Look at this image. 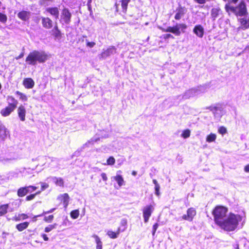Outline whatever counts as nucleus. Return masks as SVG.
<instances>
[{
    "instance_id": "f8f14e48",
    "label": "nucleus",
    "mask_w": 249,
    "mask_h": 249,
    "mask_svg": "<svg viewBox=\"0 0 249 249\" xmlns=\"http://www.w3.org/2000/svg\"><path fill=\"white\" fill-rule=\"evenodd\" d=\"M42 24L46 29H51L53 27V21L49 18L41 17Z\"/></svg>"
},
{
    "instance_id": "37998d69",
    "label": "nucleus",
    "mask_w": 249,
    "mask_h": 249,
    "mask_svg": "<svg viewBox=\"0 0 249 249\" xmlns=\"http://www.w3.org/2000/svg\"><path fill=\"white\" fill-rule=\"evenodd\" d=\"M218 131L220 134L224 135L227 133V129L225 127L221 126L218 128Z\"/></svg>"
},
{
    "instance_id": "0e129e2a",
    "label": "nucleus",
    "mask_w": 249,
    "mask_h": 249,
    "mask_svg": "<svg viewBox=\"0 0 249 249\" xmlns=\"http://www.w3.org/2000/svg\"><path fill=\"white\" fill-rule=\"evenodd\" d=\"M55 36H57L60 35V33L59 34H58V33L57 31H55Z\"/></svg>"
},
{
    "instance_id": "69168bd1",
    "label": "nucleus",
    "mask_w": 249,
    "mask_h": 249,
    "mask_svg": "<svg viewBox=\"0 0 249 249\" xmlns=\"http://www.w3.org/2000/svg\"><path fill=\"white\" fill-rule=\"evenodd\" d=\"M42 0L44 2H45V1H52L53 0Z\"/></svg>"
},
{
    "instance_id": "72a5a7b5",
    "label": "nucleus",
    "mask_w": 249,
    "mask_h": 249,
    "mask_svg": "<svg viewBox=\"0 0 249 249\" xmlns=\"http://www.w3.org/2000/svg\"><path fill=\"white\" fill-rule=\"evenodd\" d=\"M99 140V138H92L87 142H86L84 145V147L89 146L90 144H93L94 142H97Z\"/></svg>"
},
{
    "instance_id": "58836bf2",
    "label": "nucleus",
    "mask_w": 249,
    "mask_h": 249,
    "mask_svg": "<svg viewBox=\"0 0 249 249\" xmlns=\"http://www.w3.org/2000/svg\"><path fill=\"white\" fill-rule=\"evenodd\" d=\"M190 136V131L189 129H186L183 131L181 136L184 138H187Z\"/></svg>"
},
{
    "instance_id": "cd10ccee",
    "label": "nucleus",
    "mask_w": 249,
    "mask_h": 249,
    "mask_svg": "<svg viewBox=\"0 0 249 249\" xmlns=\"http://www.w3.org/2000/svg\"><path fill=\"white\" fill-rule=\"evenodd\" d=\"M95 239V242L97 244L96 249H102V242H101L100 238L97 235L94 234L92 236Z\"/></svg>"
},
{
    "instance_id": "b1692460",
    "label": "nucleus",
    "mask_w": 249,
    "mask_h": 249,
    "mask_svg": "<svg viewBox=\"0 0 249 249\" xmlns=\"http://www.w3.org/2000/svg\"><path fill=\"white\" fill-rule=\"evenodd\" d=\"M113 178L115 181H117L120 187L124 185V181L122 176L117 175V176L113 177Z\"/></svg>"
},
{
    "instance_id": "4468645a",
    "label": "nucleus",
    "mask_w": 249,
    "mask_h": 249,
    "mask_svg": "<svg viewBox=\"0 0 249 249\" xmlns=\"http://www.w3.org/2000/svg\"><path fill=\"white\" fill-rule=\"evenodd\" d=\"M23 85L26 89H32L35 85V82L32 78H26L23 81Z\"/></svg>"
},
{
    "instance_id": "6e6552de",
    "label": "nucleus",
    "mask_w": 249,
    "mask_h": 249,
    "mask_svg": "<svg viewBox=\"0 0 249 249\" xmlns=\"http://www.w3.org/2000/svg\"><path fill=\"white\" fill-rule=\"evenodd\" d=\"M115 53H116V48L113 46H110L106 50H103L102 53L99 55V58L104 59Z\"/></svg>"
},
{
    "instance_id": "052dcab7",
    "label": "nucleus",
    "mask_w": 249,
    "mask_h": 249,
    "mask_svg": "<svg viewBox=\"0 0 249 249\" xmlns=\"http://www.w3.org/2000/svg\"><path fill=\"white\" fill-rule=\"evenodd\" d=\"M54 30H55V31H57L58 34L60 33V31L58 30V28L57 25H56L54 27Z\"/></svg>"
},
{
    "instance_id": "4be33fe9",
    "label": "nucleus",
    "mask_w": 249,
    "mask_h": 249,
    "mask_svg": "<svg viewBox=\"0 0 249 249\" xmlns=\"http://www.w3.org/2000/svg\"><path fill=\"white\" fill-rule=\"evenodd\" d=\"M210 108L215 117H219L221 116V109L220 107H210Z\"/></svg>"
},
{
    "instance_id": "2f4dec72",
    "label": "nucleus",
    "mask_w": 249,
    "mask_h": 249,
    "mask_svg": "<svg viewBox=\"0 0 249 249\" xmlns=\"http://www.w3.org/2000/svg\"><path fill=\"white\" fill-rule=\"evenodd\" d=\"M28 218V216L24 213L19 214L18 216L14 217V219L16 221H19L21 220H24Z\"/></svg>"
},
{
    "instance_id": "a19ab883",
    "label": "nucleus",
    "mask_w": 249,
    "mask_h": 249,
    "mask_svg": "<svg viewBox=\"0 0 249 249\" xmlns=\"http://www.w3.org/2000/svg\"><path fill=\"white\" fill-rule=\"evenodd\" d=\"M40 192H36L35 194H32V195H30L26 196V200L27 201H30V200L33 199L36 196L39 194L40 193Z\"/></svg>"
},
{
    "instance_id": "f03ea898",
    "label": "nucleus",
    "mask_w": 249,
    "mask_h": 249,
    "mask_svg": "<svg viewBox=\"0 0 249 249\" xmlns=\"http://www.w3.org/2000/svg\"><path fill=\"white\" fill-rule=\"evenodd\" d=\"M48 55L43 52L34 51L31 52L26 59V62L30 65H36L37 61L43 63L47 59Z\"/></svg>"
},
{
    "instance_id": "49530a36",
    "label": "nucleus",
    "mask_w": 249,
    "mask_h": 249,
    "mask_svg": "<svg viewBox=\"0 0 249 249\" xmlns=\"http://www.w3.org/2000/svg\"><path fill=\"white\" fill-rule=\"evenodd\" d=\"M41 184V191H44L47 188L49 187L48 184L45 183V182H40Z\"/></svg>"
},
{
    "instance_id": "423d86ee",
    "label": "nucleus",
    "mask_w": 249,
    "mask_h": 249,
    "mask_svg": "<svg viewBox=\"0 0 249 249\" xmlns=\"http://www.w3.org/2000/svg\"><path fill=\"white\" fill-rule=\"evenodd\" d=\"M206 90V88L204 86H199L196 88H194L187 90L183 95L182 99H188L191 97L198 95V94L204 92Z\"/></svg>"
},
{
    "instance_id": "8fccbe9b",
    "label": "nucleus",
    "mask_w": 249,
    "mask_h": 249,
    "mask_svg": "<svg viewBox=\"0 0 249 249\" xmlns=\"http://www.w3.org/2000/svg\"><path fill=\"white\" fill-rule=\"evenodd\" d=\"M101 177L104 181H107V177L105 173H102Z\"/></svg>"
},
{
    "instance_id": "f704fd0d",
    "label": "nucleus",
    "mask_w": 249,
    "mask_h": 249,
    "mask_svg": "<svg viewBox=\"0 0 249 249\" xmlns=\"http://www.w3.org/2000/svg\"><path fill=\"white\" fill-rule=\"evenodd\" d=\"M130 0H122V7L124 12H126L127 10L128 3Z\"/></svg>"
},
{
    "instance_id": "473e14b6",
    "label": "nucleus",
    "mask_w": 249,
    "mask_h": 249,
    "mask_svg": "<svg viewBox=\"0 0 249 249\" xmlns=\"http://www.w3.org/2000/svg\"><path fill=\"white\" fill-rule=\"evenodd\" d=\"M216 138V135L215 134L211 133L206 138V141L208 142H214Z\"/></svg>"
},
{
    "instance_id": "774afa93",
    "label": "nucleus",
    "mask_w": 249,
    "mask_h": 249,
    "mask_svg": "<svg viewBox=\"0 0 249 249\" xmlns=\"http://www.w3.org/2000/svg\"><path fill=\"white\" fill-rule=\"evenodd\" d=\"M249 49V46H248L247 47H246V48H245V50H247V49Z\"/></svg>"
},
{
    "instance_id": "9d476101",
    "label": "nucleus",
    "mask_w": 249,
    "mask_h": 249,
    "mask_svg": "<svg viewBox=\"0 0 249 249\" xmlns=\"http://www.w3.org/2000/svg\"><path fill=\"white\" fill-rule=\"evenodd\" d=\"M71 15L68 9H64L61 13V20L66 24H68L71 22Z\"/></svg>"
},
{
    "instance_id": "a18cd8bd",
    "label": "nucleus",
    "mask_w": 249,
    "mask_h": 249,
    "mask_svg": "<svg viewBox=\"0 0 249 249\" xmlns=\"http://www.w3.org/2000/svg\"><path fill=\"white\" fill-rule=\"evenodd\" d=\"M53 218V215H50L48 216H45L44 218L45 221L47 222H51L52 221Z\"/></svg>"
},
{
    "instance_id": "5fc2aeb1",
    "label": "nucleus",
    "mask_w": 249,
    "mask_h": 249,
    "mask_svg": "<svg viewBox=\"0 0 249 249\" xmlns=\"http://www.w3.org/2000/svg\"><path fill=\"white\" fill-rule=\"evenodd\" d=\"M43 215V214H39V215H36V216H34L33 217V221L34 222H35L36 221V218L38 217H40V216H41Z\"/></svg>"
},
{
    "instance_id": "ddd939ff",
    "label": "nucleus",
    "mask_w": 249,
    "mask_h": 249,
    "mask_svg": "<svg viewBox=\"0 0 249 249\" xmlns=\"http://www.w3.org/2000/svg\"><path fill=\"white\" fill-rule=\"evenodd\" d=\"M194 33L199 37H202L204 35V31L203 27L201 25H196L193 30Z\"/></svg>"
},
{
    "instance_id": "f257e3e1",
    "label": "nucleus",
    "mask_w": 249,
    "mask_h": 249,
    "mask_svg": "<svg viewBox=\"0 0 249 249\" xmlns=\"http://www.w3.org/2000/svg\"><path fill=\"white\" fill-rule=\"evenodd\" d=\"M242 220V217L238 214L231 213L219 226L227 231H233L236 228L238 222Z\"/></svg>"
},
{
    "instance_id": "c85d7f7f",
    "label": "nucleus",
    "mask_w": 249,
    "mask_h": 249,
    "mask_svg": "<svg viewBox=\"0 0 249 249\" xmlns=\"http://www.w3.org/2000/svg\"><path fill=\"white\" fill-rule=\"evenodd\" d=\"M9 208L8 204H4L0 206V216L5 214L7 212V209Z\"/></svg>"
},
{
    "instance_id": "864d4df0",
    "label": "nucleus",
    "mask_w": 249,
    "mask_h": 249,
    "mask_svg": "<svg viewBox=\"0 0 249 249\" xmlns=\"http://www.w3.org/2000/svg\"><path fill=\"white\" fill-rule=\"evenodd\" d=\"M41 237L43 238V239L45 241H48L49 240L48 237H47V235L45 234H42Z\"/></svg>"
},
{
    "instance_id": "9b49d317",
    "label": "nucleus",
    "mask_w": 249,
    "mask_h": 249,
    "mask_svg": "<svg viewBox=\"0 0 249 249\" xmlns=\"http://www.w3.org/2000/svg\"><path fill=\"white\" fill-rule=\"evenodd\" d=\"M18 116L20 121H24L25 120V116L26 110L25 107L23 105H20L17 110Z\"/></svg>"
},
{
    "instance_id": "c9c22d12",
    "label": "nucleus",
    "mask_w": 249,
    "mask_h": 249,
    "mask_svg": "<svg viewBox=\"0 0 249 249\" xmlns=\"http://www.w3.org/2000/svg\"><path fill=\"white\" fill-rule=\"evenodd\" d=\"M56 226H57V224H56V223H54L53 225H50L48 227H46L45 228L44 231L46 232H49L51 231L52 230H53V229H55Z\"/></svg>"
},
{
    "instance_id": "aec40b11",
    "label": "nucleus",
    "mask_w": 249,
    "mask_h": 249,
    "mask_svg": "<svg viewBox=\"0 0 249 249\" xmlns=\"http://www.w3.org/2000/svg\"><path fill=\"white\" fill-rule=\"evenodd\" d=\"M49 178L53 180L56 185L60 187L64 186V182L62 178H57L56 177H51Z\"/></svg>"
},
{
    "instance_id": "c756f323",
    "label": "nucleus",
    "mask_w": 249,
    "mask_h": 249,
    "mask_svg": "<svg viewBox=\"0 0 249 249\" xmlns=\"http://www.w3.org/2000/svg\"><path fill=\"white\" fill-rule=\"evenodd\" d=\"M220 9L217 8H213L211 11V16L213 20H214L218 16Z\"/></svg>"
},
{
    "instance_id": "4d7b16f0",
    "label": "nucleus",
    "mask_w": 249,
    "mask_h": 249,
    "mask_svg": "<svg viewBox=\"0 0 249 249\" xmlns=\"http://www.w3.org/2000/svg\"><path fill=\"white\" fill-rule=\"evenodd\" d=\"M174 38V36L172 35H171V34H167V35H166L165 36H164V38L166 39V38Z\"/></svg>"
},
{
    "instance_id": "6e6d98bb",
    "label": "nucleus",
    "mask_w": 249,
    "mask_h": 249,
    "mask_svg": "<svg viewBox=\"0 0 249 249\" xmlns=\"http://www.w3.org/2000/svg\"><path fill=\"white\" fill-rule=\"evenodd\" d=\"M23 56H24V53L22 52L18 56L16 57V59L17 60H18V59L23 57Z\"/></svg>"
},
{
    "instance_id": "e433bc0d",
    "label": "nucleus",
    "mask_w": 249,
    "mask_h": 249,
    "mask_svg": "<svg viewBox=\"0 0 249 249\" xmlns=\"http://www.w3.org/2000/svg\"><path fill=\"white\" fill-rule=\"evenodd\" d=\"M79 215V212L78 210H73L71 213V216L73 219H76Z\"/></svg>"
},
{
    "instance_id": "393cba45",
    "label": "nucleus",
    "mask_w": 249,
    "mask_h": 249,
    "mask_svg": "<svg viewBox=\"0 0 249 249\" xmlns=\"http://www.w3.org/2000/svg\"><path fill=\"white\" fill-rule=\"evenodd\" d=\"M16 95H18L19 97V100L22 102H26L28 100V97L26 94L22 93L19 91H16L15 92Z\"/></svg>"
},
{
    "instance_id": "79ce46f5",
    "label": "nucleus",
    "mask_w": 249,
    "mask_h": 249,
    "mask_svg": "<svg viewBox=\"0 0 249 249\" xmlns=\"http://www.w3.org/2000/svg\"><path fill=\"white\" fill-rule=\"evenodd\" d=\"M7 18L5 15L0 13V21L2 23H5L7 21Z\"/></svg>"
},
{
    "instance_id": "5701e85b",
    "label": "nucleus",
    "mask_w": 249,
    "mask_h": 249,
    "mask_svg": "<svg viewBox=\"0 0 249 249\" xmlns=\"http://www.w3.org/2000/svg\"><path fill=\"white\" fill-rule=\"evenodd\" d=\"M29 225V222H24L23 223H21L17 225L16 228L18 231H21L24 230L26 229L28 227Z\"/></svg>"
},
{
    "instance_id": "e2e57ef3",
    "label": "nucleus",
    "mask_w": 249,
    "mask_h": 249,
    "mask_svg": "<svg viewBox=\"0 0 249 249\" xmlns=\"http://www.w3.org/2000/svg\"><path fill=\"white\" fill-rule=\"evenodd\" d=\"M238 0H231V1H229V3L233 2L234 3H235L237 2Z\"/></svg>"
},
{
    "instance_id": "6ab92c4d",
    "label": "nucleus",
    "mask_w": 249,
    "mask_h": 249,
    "mask_svg": "<svg viewBox=\"0 0 249 249\" xmlns=\"http://www.w3.org/2000/svg\"><path fill=\"white\" fill-rule=\"evenodd\" d=\"M15 109V108L8 106L5 108L1 109L0 113L2 116L6 117L9 116Z\"/></svg>"
},
{
    "instance_id": "3c124183",
    "label": "nucleus",
    "mask_w": 249,
    "mask_h": 249,
    "mask_svg": "<svg viewBox=\"0 0 249 249\" xmlns=\"http://www.w3.org/2000/svg\"><path fill=\"white\" fill-rule=\"evenodd\" d=\"M196 2L199 4H204L206 1L205 0H194Z\"/></svg>"
},
{
    "instance_id": "a878e982",
    "label": "nucleus",
    "mask_w": 249,
    "mask_h": 249,
    "mask_svg": "<svg viewBox=\"0 0 249 249\" xmlns=\"http://www.w3.org/2000/svg\"><path fill=\"white\" fill-rule=\"evenodd\" d=\"M120 233V229L118 228L117 232H115L112 231H108L107 232V234L111 238L115 239L118 237V235Z\"/></svg>"
},
{
    "instance_id": "0eeeda50",
    "label": "nucleus",
    "mask_w": 249,
    "mask_h": 249,
    "mask_svg": "<svg viewBox=\"0 0 249 249\" xmlns=\"http://www.w3.org/2000/svg\"><path fill=\"white\" fill-rule=\"evenodd\" d=\"M154 210V207L152 205H147L143 208V216L145 223H147L148 222Z\"/></svg>"
},
{
    "instance_id": "f3484780",
    "label": "nucleus",
    "mask_w": 249,
    "mask_h": 249,
    "mask_svg": "<svg viewBox=\"0 0 249 249\" xmlns=\"http://www.w3.org/2000/svg\"><path fill=\"white\" fill-rule=\"evenodd\" d=\"M176 14L175 16V18L176 20H179L184 15L185 13V10L184 8L182 7H179L176 10Z\"/></svg>"
},
{
    "instance_id": "603ef678",
    "label": "nucleus",
    "mask_w": 249,
    "mask_h": 249,
    "mask_svg": "<svg viewBox=\"0 0 249 249\" xmlns=\"http://www.w3.org/2000/svg\"><path fill=\"white\" fill-rule=\"evenodd\" d=\"M54 210H55L54 208L50 210H49V211L44 212L42 214L43 215L44 214L52 213H53L54 211Z\"/></svg>"
},
{
    "instance_id": "de8ad7c7",
    "label": "nucleus",
    "mask_w": 249,
    "mask_h": 249,
    "mask_svg": "<svg viewBox=\"0 0 249 249\" xmlns=\"http://www.w3.org/2000/svg\"><path fill=\"white\" fill-rule=\"evenodd\" d=\"M159 226V225L158 223H155L153 226V232H152V235L153 236H154L156 231L157 229H158Z\"/></svg>"
},
{
    "instance_id": "a211bd4d",
    "label": "nucleus",
    "mask_w": 249,
    "mask_h": 249,
    "mask_svg": "<svg viewBox=\"0 0 249 249\" xmlns=\"http://www.w3.org/2000/svg\"><path fill=\"white\" fill-rule=\"evenodd\" d=\"M7 100L8 101V106L16 109L18 104V100L12 96H8L7 97Z\"/></svg>"
},
{
    "instance_id": "4c0bfd02",
    "label": "nucleus",
    "mask_w": 249,
    "mask_h": 249,
    "mask_svg": "<svg viewBox=\"0 0 249 249\" xmlns=\"http://www.w3.org/2000/svg\"><path fill=\"white\" fill-rule=\"evenodd\" d=\"M28 193H31L35 191L36 189V187L34 186L29 185L28 186H25Z\"/></svg>"
},
{
    "instance_id": "680f3d73",
    "label": "nucleus",
    "mask_w": 249,
    "mask_h": 249,
    "mask_svg": "<svg viewBox=\"0 0 249 249\" xmlns=\"http://www.w3.org/2000/svg\"><path fill=\"white\" fill-rule=\"evenodd\" d=\"M153 183L155 184V185L156 186V185H159L157 181L156 180V179H153Z\"/></svg>"
},
{
    "instance_id": "39448f33",
    "label": "nucleus",
    "mask_w": 249,
    "mask_h": 249,
    "mask_svg": "<svg viewBox=\"0 0 249 249\" xmlns=\"http://www.w3.org/2000/svg\"><path fill=\"white\" fill-rule=\"evenodd\" d=\"M187 26L184 23L177 24L173 27H168L167 28L159 27V29L164 32H170L176 36H178L181 32L184 33Z\"/></svg>"
},
{
    "instance_id": "c03bdc74",
    "label": "nucleus",
    "mask_w": 249,
    "mask_h": 249,
    "mask_svg": "<svg viewBox=\"0 0 249 249\" xmlns=\"http://www.w3.org/2000/svg\"><path fill=\"white\" fill-rule=\"evenodd\" d=\"M86 46L89 48H93L96 44L94 42H90L88 39L86 40Z\"/></svg>"
},
{
    "instance_id": "412c9836",
    "label": "nucleus",
    "mask_w": 249,
    "mask_h": 249,
    "mask_svg": "<svg viewBox=\"0 0 249 249\" xmlns=\"http://www.w3.org/2000/svg\"><path fill=\"white\" fill-rule=\"evenodd\" d=\"M18 16L21 20L26 21L29 18L30 12L25 11H22L18 13Z\"/></svg>"
},
{
    "instance_id": "bb28decb",
    "label": "nucleus",
    "mask_w": 249,
    "mask_h": 249,
    "mask_svg": "<svg viewBox=\"0 0 249 249\" xmlns=\"http://www.w3.org/2000/svg\"><path fill=\"white\" fill-rule=\"evenodd\" d=\"M28 194L25 187H20L17 192V195L19 197H23Z\"/></svg>"
},
{
    "instance_id": "338daca9",
    "label": "nucleus",
    "mask_w": 249,
    "mask_h": 249,
    "mask_svg": "<svg viewBox=\"0 0 249 249\" xmlns=\"http://www.w3.org/2000/svg\"><path fill=\"white\" fill-rule=\"evenodd\" d=\"M136 174H137V173L135 171H133L132 172V175H134V176H135L136 175Z\"/></svg>"
},
{
    "instance_id": "dca6fc26",
    "label": "nucleus",
    "mask_w": 249,
    "mask_h": 249,
    "mask_svg": "<svg viewBox=\"0 0 249 249\" xmlns=\"http://www.w3.org/2000/svg\"><path fill=\"white\" fill-rule=\"evenodd\" d=\"M46 11L49 13L52 16H53L56 19L59 17V12L57 7H48L46 8Z\"/></svg>"
},
{
    "instance_id": "2eb2a0df",
    "label": "nucleus",
    "mask_w": 249,
    "mask_h": 249,
    "mask_svg": "<svg viewBox=\"0 0 249 249\" xmlns=\"http://www.w3.org/2000/svg\"><path fill=\"white\" fill-rule=\"evenodd\" d=\"M8 134L9 132L0 121V138L3 140L7 137Z\"/></svg>"
},
{
    "instance_id": "7c9ffc66",
    "label": "nucleus",
    "mask_w": 249,
    "mask_h": 249,
    "mask_svg": "<svg viewBox=\"0 0 249 249\" xmlns=\"http://www.w3.org/2000/svg\"><path fill=\"white\" fill-rule=\"evenodd\" d=\"M63 202L65 208H67L69 201V196L68 194L65 193L62 195Z\"/></svg>"
},
{
    "instance_id": "20e7f679",
    "label": "nucleus",
    "mask_w": 249,
    "mask_h": 249,
    "mask_svg": "<svg viewBox=\"0 0 249 249\" xmlns=\"http://www.w3.org/2000/svg\"><path fill=\"white\" fill-rule=\"evenodd\" d=\"M225 9L227 11L230 10L239 16H243L247 14L246 5L244 1H241L236 7L230 6V3H228L226 5Z\"/></svg>"
},
{
    "instance_id": "bf43d9fd",
    "label": "nucleus",
    "mask_w": 249,
    "mask_h": 249,
    "mask_svg": "<svg viewBox=\"0 0 249 249\" xmlns=\"http://www.w3.org/2000/svg\"><path fill=\"white\" fill-rule=\"evenodd\" d=\"M121 223H122V225H126V223H127L126 220V219H122V221H121Z\"/></svg>"
},
{
    "instance_id": "1a4fd4ad",
    "label": "nucleus",
    "mask_w": 249,
    "mask_h": 249,
    "mask_svg": "<svg viewBox=\"0 0 249 249\" xmlns=\"http://www.w3.org/2000/svg\"><path fill=\"white\" fill-rule=\"evenodd\" d=\"M196 215V211L193 208H190L187 211V214H184L182 216V219L189 221H192Z\"/></svg>"
},
{
    "instance_id": "7ed1b4c3",
    "label": "nucleus",
    "mask_w": 249,
    "mask_h": 249,
    "mask_svg": "<svg viewBox=\"0 0 249 249\" xmlns=\"http://www.w3.org/2000/svg\"><path fill=\"white\" fill-rule=\"evenodd\" d=\"M228 209L223 206H217L213 212L215 223L219 225L227 217Z\"/></svg>"
},
{
    "instance_id": "ea45409f",
    "label": "nucleus",
    "mask_w": 249,
    "mask_h": 249,
    "mask_svg": "<svg viewBox=\"0 0 249 249\" xmlns=\"http://www.w3.org/2000/svg\"><path fill=\"white\" fill-rule=\"evenodd\" d=\"M115 160L113 157H110L107 161V164L112 165L115 163Z\"/></svg>"
},
{
    "instance_id": "13d9d810",
    "label": "nucleus",
    "mask_w": 249,
    "mask_h": 249,
    "mask_svg": "<svg viewBox=\"0 0 249 249\" xmlns=\"http://www.w3.org/2000/svg\"><path fill=\"white\" fill-rule=\"evenodd\" d=\"M244 171L246 172H249V164L247 165L244 168Z\"/></svg>"
},
{
    "instance_id": "09e8293b",
    "label": "nucleus",
    "mask_w": 249,
    "mask_h": 249,
    "mask_svg": "<svg viewBox=\"0 0 249 249\" xmlns=\"http://www.w3.org/2000/svg\"><path fill=\"white\" fill-rule=\"evenodd\" d=\"M155 194L157 196H159L160 195V192H159V191H160V185H156L155 186Z\"/></svg>"
}]
</instances>
